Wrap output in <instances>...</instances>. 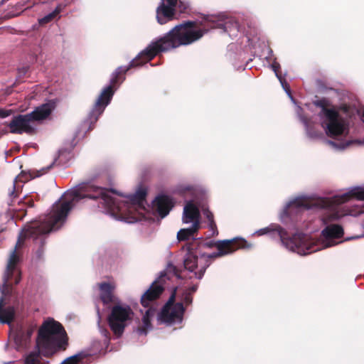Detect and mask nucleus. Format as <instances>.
<instances>
[{
	"instance_id": "2eb2a0df",
	"label": "nucleus",
	"mask_w": 364,
	"mask_h": 364,
	"mask_svg": "<svg viewBox=\"0 0 364 364\" xmlns=\"http://www.w3.org/2000/svg\"><path fill=\"white\" fill-rule=\"evenodd\" d=\"M55 108L53 102H48L37 107L33 112L28 113V116L32 122L46 119Z\"/></svg>"
},
{
	"instance_id": "0eeeda50",
	"label": "nucleus",
	"mask_w": 364,
	"mask_h": 364,
	"mask_svg": "<svg viewBox=\"0 0 364 364\" xmlns=\"http://www.w3.org/2000/svg\"><path fill=\"white\" fill-rule=\"evenodd\" d=\"M277 235L284 246L287 249L296 252L300 255H307L310 253V247L307 243V236L303 233H295L290 236L289 233L282 227L277 225L274 229Z\"/></svg>"
},
{
	"instance_id": "49530a36",
	"label": "nucleus",
	"mask_w": 364,
	"mask_h": 364,
	"mask_svg": "<svg viewBox=\"0 0 364 364\" xmlns=\"http://www.w3.org/2000/svg\"><path fill=\"white\" fill-rule=\"evenodd\" d=\"M361 119L364 122V111L363 112V113L361 114Z\"/></svg>"
},
{
	"instance_id": "473e14b6",
	"label": "nucleus",
	"mask_w": 364,
	"mask_h": 364,
	"mask_svg": "<svg viewBox=\"0 0 364 364\" xmlns=\"http://www.w3.org/2000/svg\"><path fill=\"white\" fill-rule=\"evenodd\" d=\"M176 8L178 9L180 13H185L188 8V4L186 2L178 0Z\"/></svg>"
},
{
	"instance_id": "e433bc0d",
	"label": "nucleus",
	"mask_w": 364,
	"mask_h": 364,
	"mask_svg": "<svg viewBox=\"0 0 364 364\" xmlns=\"http://www.w3.org/2000/svg\"><path fill=\"white\" fill-rule=\"evenodd\" d=\"M339 109L343 112L344 113L348 114L350 111V106L346 104L341 105L339 107Z\"/></svg>"
},
{
	"instance_id": "1a4fd4ad",
	"label": "nucleus",
	"mask_w": 364,
	"mask_h": 364,
	"mask_svg": "<svg viewBox=\"0 0 364 364\" xmlns=\"http://www.w3.org/2000/svg\"><path fill=\"white\" fill-rule=\"evenodd\" d=\"M178 1L161 0L156 11V19L159 24L164 25L175 18Z\"/></svg>"
},
{
	"instance_id": "39448f33",
	"label": "nucleus",
	"mask_w": 364,
	"mask_h": 364,
	"mask_svg": "<svg viewBox=\"0 0 364 364\" xmlns=\"http://www.w3.org/2000/svg\"><path fill=\"white\" fill-rule=\"evenodd\" d=\"M313 103L321 109L318 115L321 119H324L322 127L329 137L336 138L348 133V122L334 108H329L331 105L327 98L323 97L314 101Z\"/></svg>"
},
{
	"instance_id": "a211bd4d",
	"label": "nucleus",
	"mask_w": 364,
	"mask_h": 364,
	"mask_svg": "<svg viewBox=\"0 0 364 364\" xmlns=\"http://www.w3.org/2000/svg\"><path fill=\"white\" fill-rule=\"evenodd\" d=\"M344 231L340 225H327L323 230L322 235L324 237L328 239L332 238H341L343 236Z\"/></svg>"
},
{
	"instance_id": "f3484780",
	"label": "nucleus",
	"mask_w": 364,
	"mask_h": 364,
	"mask_svg": "<svg viewBox=\"0 0 364 364\" xmlns=\"http://www.w3.org/2000/svg\"><path fill=\"white\" fill-rule=\"evenodd\" d=\"M4 299H0V322L2 323H10L14 318L15 310L13 306L4 308Z\"/></svg>"
},
{
	"instance_id": "79ce46f5",
	"label": "nucleus",
	"mask_w": 364,
	"mask_h": 364,
	"mask_svg": "<svg viewBox=\"0 0 364 364\" xmlns=\"http://www.w3.org/2000/svg\"><path fill=\"white\" fill-rule=\"evenodd\" d=\"M51 166H52V165H50V166H48V167H47V168H43V169L42 170V171H43V172H42L41 173H40L39 175H38V176H41V175H43V174L46 173V172H47V171H48L51 168Z\"/></svg>"
},
{
	"instance_id": "bb28decb",
	"label": "nucleus",
	"mask_w": 364,
	"mask_h": 364,
	"mask_svg": "<svg viewBox=\"0 0 364 364\" xmlns=\"http://www.w3.org/2000/svg\"><path fill=\"white\" fill-rule=\"evenodd\" d=\"M82 358L81 354H76L65 359L62 364H78Z\"/></svg>"
},
{
	"instance_id": "b1692460",
	"label": "nucleus",
	"mask_w": 364,
	"mask_h": 364,
	"mask_svg": "<svg viewBox=\"0 0 364 364\" xmlns=\"http://www.w3.org/2000/svg\"><path fill=\"white\" fill-rule=\"evenodd\" d=\"M146 196V192L145 190H139L138 191L134 196H132L130 198L132 203L136 205H141L143 202L145 200Z\"/></svg>"
},
{
	"instance_id": "9b49d317",
	"label": "nucleus",
	"mask_w": 364,
	"mask_h": 364,
	"mask_svg": "<svg viewBox=\"0 0 364 364\" xmlns=\"http://www.w3.org/2000/svg\"><path fill=\"white\" fill-rule=\"evenodd\" d=\"M97 285L100 291V299L103 305L107 306L111 304L115 305L120 302L119 299L115 294L117 288L115 282H103Z\"/></svg>"
},
{
	"instance_id": "dca6fc26",
	"label": "nucleus",
	"mask_w": 364,
	"mask_h": 364,
	"mask_svg": "<svg viewBox=\"0 0 364 364\" xmlns=\"http://www.w3.org/2000/svg\"><path fill=\"white\" fill-rule=\"evenodd\" d=\"M200 211L198 207L192 201L188 202L183 208V223L194 224L197 222L200 226Z\"/></svg>"
},
{
	"instance_id": "393cba45",
	"label": "nucleus",
	"mask_w": 364,
	"mask_h": 364,
	"mask_svg": "<svg viewBox=\"0 0 364 364\" xmlns=\"http://www.w3.org/2000/svg\"><path fill=\"white\" fill-rule=\"evenodd\" d=\"M19 196V191L16 189V181H14L12 184V186L11 188L9 189V200L8 201V205L9 206L14 205V200L16 198H18Z\"/></svg>"
},
{
	"instance_id": "cd10ccee",
	"label": "nucleus",
	"mask_w": 364,
	"mask_h": 364,
	"mask_svg": "<svg viewBox=\"0 0 364 364\" xmlns=\"http://www.w3.org/2000/svg\"><path fill=\"white\" fill-rule=\"evenodd\" d=\"M166 271L168 273H172L177 278L182 279V277L181 275V270L178 269L177 267L174 266L173 264H168Z\"/></svg>"
},
{
	"instance_id": "4468645a",
	"label": "nucleus",
	"mask_w": 364,
	"mask_h": 364,
	"mask_svg": "<svg viewBox=\"0 0 364 364\" xmlns=\"http://www.w3.org/2000/svg\"><path fill=\"white\" fill-rule=\"evenodd\" d=\"M174 203L172 199L165 195L157 196L153 202V206L161 218L166 217L172 209Z\"/></svg>"
},
{
	"instance_id": "72a5a7b5",
	"label": "nucleus",
	"mask_w": 364,
	"mask_h": 364,
	"mask_svg": "<svg viewBox=\"0 0 364 364\" xmlns=\"http://www.w3.org/2000/svg\"><path fill=\"white\" fill-rule=\"evenodd\" d=\"M294 203L296 205V206H299V207H304L306 209H309L310 208L308 203L305 200H296Z\"/></svg>"
},
{
	"instance_id": "7ed1b4c3",
	"label": "nucleus",
	"mask_w": 364,
	"mask_h": 364,
	"mask_svg": "<svg viewBox=\"0 0 364 364\" xmlns=\"http://www.w3.org/2000/svg\"><path fill=\"white\" fill-rule=\"evenodd\" d=\"M252 245L242 238L200 242L194 239L186 245L187 252L184 256V268L198 279H201L212 262L216 258L231 254L239 249H250Z\"/></svg>"
},
{
	"instance_id": "aec40b11",
	"label": "nucleus",
	"mask_w": 364,
	"mask_h": 364,
	"mask_svg": "<svg viewBox=\"0 0 364 364\" xmlns=\"http://www.w3.org/2000/svg\"><path fill=\"white\" fill-rule=\"evenodd\" d=\"M199 224L196 222L188 228H182L177 233V239L179 242L187 241L193 237L200 229Z\"/></svg>"
},
{
	"instance_id": "ea45409f",
	"label": "nucleus",
	"mask_w": 364,
	"mask_h": 364,
	"mask_svg": "<svg viewBox=\"0 0 364 364\" xmlns=\"http://www.w3.org/2000/svg\"><path fill=\"white\" fill-rule=\"evenodd\" d=\"M45 245V239L41 238V247L39 250H38V254L40 255L43 252V247Z\"/></svg>"
},
{
	"instance_id": "a18cd8bd",
	"label": "nucleus",
	"mask_w": 364,
	"mask_h": 364,
	"mask_svg": "<svg viewBox=\"0 0 364 364\" xmlns=\"http://www.w3.org/2000/svg\"><path fill=\"white\" fill-rule=\"evenodd\" d=\"M329 205H330V203H329V201H328V200H324V201H323V204H322V205H323V207H327V206H328Z\"/></svg>"
},
{
	"instance_id": "a19ab883",
	"label": "nucleus",
	"mask_w": 364,
	"mask_h": 364,
	"mask_svg": "<svg viewBox=\"0 0 364 364\" xmlns=\"http://www.w3.org/2000/svg\"><path fill=\"white\" fill-rule=\"evenodd\" d=\"M272 68L274 71L276 73L277 76L279 77L277 73V70L279 68V65L278 63H274L272 64Z\"/></svg>"
},
{
	"instance_id": "6e6552de",
	"label": "nucleus",
	"mask_w": 364,
	"mask_h": 364,
	"mask_svg": "<svg viewBox=\"0 0 364 364\" xmlns=\"http://www.w3.org/2000/svg\"><path fill=\"white\" fill-rule=\"evenodd\" d=\"M32 122L28 114H18L14 116L7 124L11 134H22L26 133L29 135L36 133L35 128L31 124Z\"/></svg>"
},
{
	"instance_id": "f257e3e1",
	"label": "nucleus",
	"mask_w": 364,
	"mask_h": 364,
	"mask_svg": "<svg viewBox=\"0 0 364 364\" xmlns=\"http://www.w3.org/2000/svg\"><path fill=\"white\" fill-rule=\"evenodd\" d=\"M109 193L121 196L112 188H105L92 184H85L77 190L64 195L52 208V211L47 215L40 218L28 223L20 233L14 249L11 251L8 259L9 271L17 268L20 262L18 252L27 237L37 239L38 237L48 234L53 230L58 228V224H62L65 220L68 213L73 208L75 203L83 198H90L99 201L98 206L102 207L112 214H122L123 206L127 203H121L109 195Z\"/></svg>"
},
{
	"instance_id": "9d476101",
	"label": "nucleus",
	"mask_w": 364,
	"mask_h": 364,
	"mask_svg": "<svg viewBox=\"0 0 364 364\" xmlns=\"http://www.w3.org/2000/svg\"><path fill=\"white\" fill-rule=\"evenodd\" d=\"M185 308L183 303L177 302L175 306L166 309L164 312V309H161L159 314V319L164 323L168 324H173L175 323H181L183 320Z\"/></svg>"
},
{
	"instance_id": "7c9ffc66",
	"label": "nucleus",
	"mask_w": 364,
	"mask_h": 364,
	"mask_svg": "<svg viewBox=\"0 0 364 364\" xmlns=\"http://www.w3.org/2000/svg\"><path fill=\"white\" fill-rule=\"evenodd\" d=\"M203 213L204 216L206 218L208 222H210L212 220H214V215L213 213L209 210L208 208H203L202 209Z\"/></svg>"
},
{
	"instance_id": "c756f323",
	"label": "nucleus",
	"mask_w": 364,
	"mask_h": 364,
	"mask_svg": "<svg viewBox=\"0 0 364 364\" xmlns=\"http://www.w3.org/2000/svg\"><path fill=\"white\" fill-rule=\"evenodd\" d=\"M208 228L209 230L212 232L211 236L215 237L218 235V230L215 220L208 223Z\"/></svg>"
},
{
	"instance_id": "c85d7f7f",
	"label": "nucleus",
	"mask_w": 364,
	"mask_h": 364,
	"mask_svg": "<svg viewBox=\"0 0 364 364\" xmlns=\"http://www.w3.org/2000/svg\"><path fill=\"white\" fill-rule=\"evenodd\" d=\"M305 124L306 127L307 134L311 138H317L321 135L320 132L313 129V128L309 124L307 120L305 121Z\"/></svg>"
},
{
	"instance_id": "6ab92c4d",
	"label": "nucleus",
	"mask_w": 364,
	"mask_h": 364,
	"mask_svg": "<svg viewBox=\"0 0 364 364\" xmlns=\"http://www.w3.org/2000/svg\"><path fill=\"white\" fill-rule=\"evenodd\" d=\"M154 313L155 309L151 307L149 308L146 311L145 314L142 318V326H139L136 329V331L139 334L146 335L148 330L152 328L151 318L154 316Z\"/></svg>"
},
{
	"instance_id": "f8f14e48",
	"label": "nucleus",
	"mask_w": 364,
	"mask_h": 364,
	"mask_svg": "<svg viewBox=\"0 0 364 364\" xmlns=\"http://www.w3.org/2000/svg\"><path fill=\"white\" fill-rule=\"evenodd\" d=\"M164 291V287L159 284L158 281H154L149 288L143 294L141 297V304L148 308L151 303L156 301Z\"/></svg>"
},
{
	"instance_id": "4c0bfd02",
	"label": "nucleus",
	"mask_w": 364,
	"mask_h": 364,
	"mask_svg": "<svg viewBox=\"0 0 364 364\" xmlns=\"http://www.w3.org/2000/svg\"><path fill=\"white\" fill-rule=\"evenodd\" d=\"M198 284H194L188 289V291L186 293L191 294L192 295L193 293H195L198 290Z\"/></svg>"
},
{
	"instance_id": "ddd939ff",
	"label": "nucleus",
	"mask_w": 364,
	"mask_h": 364,
	"mask_svg": "<svg viewBox=\"0 0 364 364\" xmlns=\"http://www.w3.org/2000/svg\"><path fill=\"white\" fill-rule=\"evenodd\" d=\"M13 277L14 278V284H18L21 279V272L18 268H13L11 271L8 269V265H6V271L3 277V285L1 291L3 294H9L12 291V284L11 282Z\"/></svg>"
},
{
	"instance_id": "4be33fe9",
	"label": "nucleus",
	"mask_w": 364,
	"mask_h": 364,
	"mask_svg": "<svg viewBox=\"0 0 364 364\" xmlns=\"http://www.w3.org/2000/svg\"><path fill=\"white\" fill-rule=\"evenodd\" d=\"M342 216L343 214H341L338 210H328L324 213L321 220L323 224L327 225L333 221L338 220Z\"/></svg>"
},
{
	"instance_id": "20e7f679",
	"label": "nucleus",
	"mask_w": 364,
	"mask_h": 364,
	"mask_svg": "<svg viewBox=\"0 0 364 364\" xmlns=\"http://www.w3.org/2000/svg\"><path fill=\"white\" fill-rule=\"evenodd\" d=\"M68 346V337L63 325L49 319L43 323L38 331L37 350L31 352L25 364H41V355L49 358L58 351H64Z\"/></svg>"
},
{
	"instance_id": "f03ea898",
	"label": "nucleus",
	"mask_w": 364,
	"mask_h": 364,
	"mask_svg": "<svg viewBox=\"0 0 364 364\" xmlns=\"http://www.w3.org/2000/svg\"><path fill=\"white\" fill-rule=\"evenodd\" d=\"M196 26V22L192 21H184L175 26L164 36L151 41L127 66L118 67L112 75L110 84L102 90L98 97L90 114V119L97 120L106 106L110 102L115 87L124 81L125 75L131 68L143 65L153 60L159 53L190 45L201 38L205 32L201 29L193 30V28Z\"/></svg>"
},
{
	"instance_id": "58836bf2",
	"label": "nucleus",
	"mask_w": 364,
	"mask_h": 364,
	"mask_svg": "<svg viewBox=\"0 0 364 364\" xmlns=\"http://www.w3.org/2000/svg\"><path fill=\"white\" fill-rule=\"evenodd\" d=\"M270 231H271L270 228H265L260 229L257 232L259 235H262L269 233Z\"/></svg>"
},
{
	"instance_id": "c03bdc74",
	"label": "nucleus",
	"mask_w": 364,
	"mask_h": 364,
	"mask_svg": "<svg viewBox=\"0 0 364 364\" xmlns=\"http://www.w3.org/2000/svg\"><path fill=\"white\" fill-rule=\"evenodd\" d=\"M58 153H59L58 157H60L63 154L66 153V150L65 149H61V150L59 151Z\"/></svg>"
},
{
	"instance_id": "c9c22d12",
	"label": "nucleus",
	"mask_w": 364,
	"mask_h": 364,
	"mask_svg": "<svg viewBox=\"0 0 364 364\" xmlns=\"http://www.w3.org/2000/svg\"><path fill=\"white\" fill-rule=\"evenodd\" d=\"M11 113V110H5L3 109H0V118H5L9 116Z\"/></svg>"
},
{
	"instance_id": "a878e982",
	"label": "nucleus",
	"mask_w": 364,
	"mask_h": 364,
	"mask_svg": "<svg viewBox=\"0 0 364 364\" xmlns=\"http://www.w3.org/2000/svg\"><path fill=\"white\" fill-rule=\"evenodd\" d=\"M176 289H174L172 291L170 297L168 301L166 302L162 309H164V312L166 311V309H170V307L175 306L176 304Z\"/></svg>"
},
{
	"instance_id": "37998d69",
	"label": "nucleus",
	"mask_w": 364,
	"mask_h": 364,
	"mask_svg": "<svg viewBox=\"0 0 364 364\" xmlns=\"http://www.w3.org/2000/svg\"><path fill=\"white\" fill-rule=\"evenodd\" d=\"M26 203L28 204V205L29 207H33V206L34 205V202H33V200H31V199L28 200L26 202Z\"/></svg>"
},
{
	"instance_id": "423d86ee",
	"label": "nucleus",
	"mask_w": 364,
	"mask_h": 364,
	"mask_svg": "<svg viewBox=\"0 0 364 364\" xmlns=\"http://www.w3.org/2000/svg\"><path fill=\"white\" fill-rule=\"evenodd\" d=\"M133 318L134 311L132 308L119 302L111 308L107 322L114 335L119 338L124 333L125 328L132 322Z\"/></svg>"
},
{
	"instance_id": "412c9836",
	"label": "nucleus",
	"mask_w": 364,
	"mask_h": 364,
	"mask_svg": "<svg viewBox=\"0 0 364 364\" xmlns=\"http://www.w3.org/2000/svg\"><path fill=\"white\" fill-rule=\"evenodd\" d=\"M352 198H355L358 200H364V189L360 188H355L342 195L338 202L343 203L348 201Z\"/></svg>"
},
{
	"instance_id": "f704fd0d",
	"label": "nucleus",
	"mask_w": 364,
	"mask_h": 364,
	"mask_svg": "<svg viewBox=\"0 0 364 364\" xmlns=\"http://www.w3.org/2000/svg\"><path fill=\"white\" fill-rule=\"evenodd\" d=\"M183 301L187 305L191 304L193 301L192 295L191 294L186 293L184 295Z\"/></svg>"
},
{
	"instance_id": "2f4dec72",
	"label": "nucleus",
	"mask_w": 364,
	"mask_h": 364,
	"mask_svg": "<svg viewBox=\"0 0 364 364\" xmlns=\"http://www.w3.org/2000/svg\"><path fill=\"white\" fill-rule=\"evenodd\" d=\"M210 22H212L213 25L212 26L213 28H222L224 31H226L225 23L221 21H215L213 19H208Z\"/></svg>"
},
{
	"instance_id": "5701e85b",
	"label": "nucleus",
	"mask_w": 364,
	"mask_h": 364,
	"mask_svg": "<svg viewBox=\"0 0 364 364\" xmlns=\"http://www.w3.org/2000/svg\"><path fill=\"white\" fill-rule=\"evenodd\" d=\"M62 11V6L58 5L56 8L50 14L45 16L42 18L39 19L38 22L41 25L46 24L52 21Z\"/></svg>"
}]
</instances>
